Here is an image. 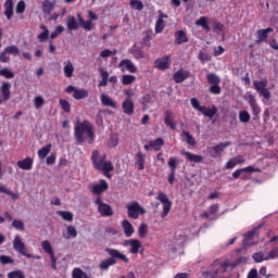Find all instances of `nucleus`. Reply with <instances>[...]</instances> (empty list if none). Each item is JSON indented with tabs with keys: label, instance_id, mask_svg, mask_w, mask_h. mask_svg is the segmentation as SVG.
<instances>
[{
	"label": "nucleus",
	"instance_id": "nucleus-56",
	"mask_svg": "<svg viewBox=\"0 0 278 278\" xmlns=\"http://www.w3.org/2000/svg\"><path fill=\"white\" fill-rule=\"evenodd\" d=\"M0 77H5V79H13L14 74L8 68H2L0 70Z\"/></svg>",
	"mask_w": 278,
	"mask_h": 278
},
{
	"label": "nucleus",
	"instance_id": "nucleus-24",
	"mask_svg": "<svg viewBox=\"0 0 278 278\" xmlns=\"http://www.w3.org/2000/svg\"><path fill=\"white\" fill-rule=\"evenodd\" d=\"M66 27L68 31H77L79 29V23L75 20V16L70 15L66 21Z\"/></svg>",
	"mask_w": 278,
	"mask_h": 278
},
{
	"label": "nucleus",
	"instance_id": "nucleus-16",
	"mask_svg": "<svg viewBox=\"0 0 278 278\" xmlns=\"http://www.w3.org/2000/svg\"><path fill=\"white\" fill-rule=\"evenodd\" d=\"M63 66L64 76L67 77V79H71L75 73V65H73L71 60H67L63 62Z\"/></svg>",
	"mask_w": 278,
	"mask_h": 278
},
{
	"label": "nucleus",
	"instance_id": "nucleus-59",
	"mask_svg": "<svg viewBox=\"0 0 278 278\" xmlns=\"http://www.w3.org/2000/svg\"><path fill=\"white\" fill-rule=\"evenodd\" d=\"M80 25L86 31H92V21L80 20Z\"/></svg>",
	"mask_w": 278,
	"mask_h": 278
},
{
	"label": "nucleus",
	"instance_id": "nucleus-19",
	"mask_svg": "<svg viewBox=\"0 0 278 278\" xmlns=\"http://www.w3.org/2000/svg\"><path fill=\"white\" fill-rule=\"evenodd\" d=\"M189 76H190V72L184 71V70H178L174 74V81L176 84H182V81H186V79H188Z\"/></svg>",
	"mask_w": 278,
	"mask_h": 278
},
{
	"label": "nucleus",
	"instance_id": "nucleus-62",
	"mask_svg": "<svg viewBox=\"0 0 278 278\" xmlns=\"http://www.w3.org/2000/svg\"><path fill=\"white\" fill-rule=\"evenodd\" d=\"M198 59L202 62V64H205L206 62H210V55L203 51L199 52Z\"/></svg>",
	"mask_w": 278,
	"mask_h": 278
},
{
	"label": "nucleus",
	"instance_id": "nucleus-10",
	"mask_svg": "<svg viewBox=\"0 0 278 278\" xmlns=\"http://www.w3.org/2000/svg\"><path fill=\"white\" fill-rule=\"evenodd\" d=\"M173 59L170 55L159 58L154 61V68H157V71H168V68H170Z\"/></svg>",
	"mask_w": 278,
	"mask_h": 278
},
{
	"label": "nucleus",
	"instance_id": "nucleus-58",
	"mask_svg": "<svg viewBox=\"0 0 278 278\" xmlns=\"http://www.w3.org/2000/svg\"><path fill=\"white\" fill-rule=\"evenodd\" d=\"M68 238H77V229L74 226H67L66 239Z\"/></svg>",
	"mask_w": 278,
	"mask_h": 278
},
{
	"label": "nucleus",
	"instance_id": "nucleus-2",
	"mask_svg": "<svg viewBox=\"0 0 278 278\" xmlns=\"http://www.w3.org/2000/svg\"><path fill=\"white\" fill-rule=\"evenodd\" d=\"M105 253H108L110 257L100 262L99 269L102 271H108L110 270L111 266H115L116 260H121L122 262H124V264H129V258L127 257V255L123 254L116 249L106 248Z\"/></svg>",
	"mask_w": 278,
	"mask_h": 278
},
{
	"label": "nucleus",
	"instance_id": "nucleus-50",
	"mask_svg": "<svg viewBox=\"0 0 278 278\" xmlns=\"http://www.w3.org/2000/svg\"><path fill=\"white\" fill-rule=\"evenodd\" d=\"M4 51L9 55H18V53L21 52L18 50V47H16V46H9V47L4 48Z\"/></svg>",
	"mask_w": 278,
	"mask_h": 278
},
{
	"label": "nucleus",
	"instance_id": "nucleus-7",
	"mask_svg": "<svg viewBox=\"0 0 278 278\" xmlns=\"http://www.w3.org/2000/svg\"><path fill=\"white\" fill-rule=\"evenodd\" d=\"M126 207L128 210V217L134 218L135 220L140 218V214H146L147 213L144 207H142L140 205V203H138L136 201L128 203L126 205Z\"/></svg>",
	"mask_w": 278,
	"mask_h": 278
},
{
	"label": "nucleus",
	"instance_id": "nucleus-46",
	"mask_svg": "<svg viewBox=\"0 0 278 278\" xmlns=\"http://www.w3.org/2000/svg\"><path fill=\"white\" fill-rule=\"evenodd\" d=\"M139 238H147V233H149L148 226L146 223L140 224L138 228Z\"/></svg>",
	"mask_w": 278,
	"mask_h": 278
},
{
	"label": "nucleus",
	"instance_id": "nucleus-22",
	"mask_svg": "<svg viewBox=\"0 0 278 278\" xmlns=\"http://www.w3.org/2000/svg\"><path fill=\"white\" fill-rule=\"evenodd\" d=\"M4 16H7L8 21L14 16V1L13 0H7L4 3Z\"/></svg>",
	"mask_w": 278,
	"mask_h": 278
},
{
	"label": "nucleus",
	"instance_id": "nucleus-31",
	"mask_svg": "<svg viewBox=\"0 0 278 278\" xmlns=\"http://www.w3.org/2000/svg\"><path fill=\"white\" fill-rule=\"evenodd\" d=\"M175 38L176 45H184V42H188V36H186V31L184 30L176 31Z\"/></svg>",
	"mask_w": 278,
	"mask_h": 278
},
{
	"label": "nucleus",
	"instance_id": "nucleus-61",
	"mask_svg": "<svg viewBox=\"0 0 278 278\" xmlns=\"http://www.w3.org/2000/svg\"><path fill=\"white\" fill-rule=\"evenodd\" d=\"M191 105L193 110H198V112H201L204 106H201V102L197 100V98L191 99Z\"/></svg>",
	"mask_w": 278,
	"mask_h": 278
},
{
	"label": "nucleus",
	"instance_id": "nucleus-13",
	"mask_svg": "<svg viewBox=\"0 0 278 278\" xmlns=\"http://www.w3.org/2000/svg\"><path fill=\"white\" fill-rule=\"evenodd\" d=\"M122 110L124 114H126L127 116H131L134 114V110H136L134 100H131V98H126L122 103Z\"/></svg>",
	"mask_w": 278,
	"mask_h": 278
},
{
	"label": "nucleus",
	"instance_id": "nucleus-53",
	"mask_svg": "<svg viewBox=\"0 0 278 278\" xmlns=\"http://www.w3.org/2000/svg\"><path fill=\"white\" fill-rule=\"evenodd\" d=\"M167 166L170 168V173H176L177 170V159L169 157Z\"/></svg>",
	"mask_w": 278,
	"mask_h": 278
},
{
	"label": "nucleus",
	"instance_id": "nucleus-52",
	"mask_svg": "<svg viewBox=\"0 0 278 278\" xmlns=\"http://www.w3.org/2000/svg\"><path fill=\"white\" fill-rule=\"evenodd\" d=\"M34 104H35L36 110H40V108H42V105H45V98H42V96L35 97Z\"/></svg>",
	"mask_w": 278,
	"mask_h": 278
},
{
	"label": "nucleus",
	"instance_id": "nucleus-9",
	"mask_svg": "<svg viewBox=\"0 0 278 278\" xmlns=\"http://www.w3.org/2000/svg\"><path fill=\"white\" fill-rule=\"evenodd\" d=\"M13 249L16 251V253H20V255H24V257H34V254L27 253V247L25 245V242H23V239H21V236L16 235L13 240Z\"/></svg>",
	"mask_w": 278,
	"mask_h": 278
},
{
	"label": "nucleus",
	"instance_id": "nucleus-11",
	"mask_svg": "<svg viewBox=\"0 0 278 278\" xmlns=\"http://www.w3.org/2000/svg\"><path fill=\"white\" fill-rule=\"evenodd\" d=\"M124 247H130L129 253L138 255V253H140V249H142V243L138 239H128L124 241Z\"/></svg>",
	"mask_w": 278,
	"mask_h": 278
},
{
	"label": "nucleus",
	"instance_id": "nucleus-12",
	"mask_svg": "<svg viewBox=\"0 0 278 278\" xmlns=\"http://www.w3.org/2000/svg\"><path fill=\"white\" fill-rule=\"evenodd\" d=\"M118 68H121L122 73H125L127 71L128 73H136L138 71V67L131 62L129 59H124L119 62Z\"/></svg>",
	"mask_w": 278,
	"mask_h": 278
},
{
	"label": "nucleus",
	"instance_id": "nucleus-3",
	"mask_svg": "<svg viewBox=\"0 0 278 278\" xmlns=\"http://www.w3.org/2000/svg\"><path fill=\"white\" fill-rule=\"evenodd\" d=\"M74 136L79 143L84 142L85 138L87 137L89 138V144H92V142L94 141V132L92 131V125L90 124V122L85 121L78 123L75 126Z\"/></svg>",
	"mask_w": 278,
	"mask_h": 278
},
{
	"label": "nucleus",
	"instance_id": "nucleus-23",
	"mask_svg": "<svg viewBox=\"0 0 278 278\" xmlns=\"http://www.w3.org/2000/svg\"><path fill=\"white\" fill-rule=\"evenodd\" d=\"M122 228L124 230V235L126 238H131V236H134V226L131 225V223L127 219H124L122 222Z\"/></svg>",
	"mask_w": 278,
	"mask_h": 278
},
{
	"label": "nucleus",
	"instance_id": "nucleus-41",
	"mask_svg": "<svg viewBox=\"0 0 278 278\" xmlns=\"http://www.w3.org/2000/svg\"><path fill=\"white\" fill-rule=\"evenodd\" d=\"M136 81V76L134 75H123L122 76V84L123 86H129Z\"/></svg>",
	"mask_w": 278,
	"mask_h": 278
},
{
	"label": "nucleus",
	"instance_id": "nucleus-47",
	"mask_svg": "<svg viewBox=\"0 0 278 278\" xmlns=\"http://www.w3.org/2000/svg\"><path fill=\"white\" fill-rule=\"evenodd\" d=\"M216 212H218V204H213L210 206L208 213L207 212L203 213L202 217L210 218V216H212V214H216Z\"/></svg>",
	"mask_w": 278,
	"mask_h": 278
},
{
	"label": "nucleus",
	"instance_id": "nucleus-39",
	"mask_svg": "<svg viewBox=\"0 0 278 278\" xmlns=\"http://www.w3.org/2000/svg\"><path fill=\"white\" fill-rule=\"evenodd\" d=\"M49 153H51V144H48L41 148L40 150H38V157H40L41 160H45V157H47Z\"/></svg>",
	"mask_w": 278,
	"mask_h": 278
},
{
	"label": "nucleus",
	"instance_id": "nucleus-54",
	"mask_svg": "<svg viewBox=\"0 0 278 278\" xmlns=\"http://www.w3.org/2000/svg\"><path fill=\"white\" fill-rule=\"evenodd\" d=\"M267 255V261L268 260H278V245L273 248Z\"/></svg>",
	"mask_w": 278,
	"mask_h": 278
},
{
	"label": "nucleus",
	"instance_id": "nucleus-14",
	"mask_svg": "<svg viewBox=\"0 0 278 278\" xmlns=\"http://www.w3.org/2000/svg\"><path fill=\"white\" fill-rule=\"evenodd\" d=\"M181 155L185 156L187 162H193V164H201L203 162V156L199 154H194L192 152H188L186 150L180 151Z\"/></svg>",
	"mask_w": 278,
	"mask_h": 278
},
{
	"label": "nucleus",
	"instance_id": "nucleus-5",
	"mask_svg": "<svg viewBox=\"0 0 278 278\" xmlns=\"http://www.w3.org/2000/svg\"><path fill=\"white\" fill-rule=\"evenodd\" d=\"M156 201H160L163 205V211L161 213V218H166L168 216V213L170 212L173 207V202L168 199V195L164 193V191H159L156 195Z\"/></svg>",
	"mask_w": 278,
	"mask_h": 278
},
{
	"label": "nucleus",
	"instance_id": "nucleus-34",
	"mask_svg": "<svg viewBox=\"0 0 278 278\" xmlns=\"http://www.w3.org/2000/svg\"><path fill=\"white\" fill-rule=\"evenodd\" d=\"M201 114H203L207 118H214V116L216 115V106H214V105L212 108L203 106Z\"/></svg>",
	"mask_w": 278,
	"mask_h": 278
},
{
	"label": "nucleus",
	"instance_id": "nucleus-57",
	"mask_svg": "<svg viewBox=\"0 0 278 278\" xmlns=\"http://www.w3.org/2000/svg\"><path fill=\"white\" fill-rule=\"evenodd\" d=\"M86 275L85 271L81 270V268H74L72 271V278H84Z\"/></svg>",
	"mask_w": 278,
	"mask_h": 278
},
{
	"label": "nucleus",
	"instance_id": "nucleus-27",
	"mask_svg": "<svg viewBox=\"0 0 278 278\" xmlns=\"http://www.w3.org/2000/svg\"><path fill=\"white\" fill-rule=\"evenodd\" d=\"M273 28L271 27H267L266 29H260L257 30V38L258 40L256 42H264V40H266V38H268V34H271Z\"/></svg>",
	"mask_w": 278,
	"mask_h": 278
},
{
	"label": "nucleus",
	"instance_id": "nucleus-43",
	"mask_svg": "<svg viewBox=\"0 0 278 278\" xmlns=\"http://www.w3.org/2000/svg\"><path fill=\"white\" fill-rule=\"evenodd\" d=\"M129 4L132 10H138L139 12L144 10V4L140 0H130Z\"/></svg>",
	"mask_w": 278,
	"mask_h": 278
},
{
	"label": "nucleus",
	"instance_id": "nucleus-17",
	"mask_svg": "<svg viewBox=\"0 0 278 278\" xmlns=\"http://www.w3.org/2000/svg\"><path fill=\"white\" fill-rule=\"evenodd\" d=\"M262 169L255 168L253 166H248L244 168L237 169L232 173L233 179H238L243 173H261Z\"/></svg>",
	"mask_w": 278,
	"mask_h": 278
},
{
	"label": "nucleus",
	"instance_id": "nucleus-25",
	"mask_svg": "<svg viewBox=\"0 0 278 278\" xmlns=\"http://www.w3.org/2000/svg\"><path fill=\"white\" fill-rule=\"evenodd\" d=\"M12 87V85L10 83H3L1 88H0V92L2 94V99L3 101H9L10 97H11V92H10V88Z\"/></svg>",
	"mask_w": 278,
	"mask_h": 278
},
{
	"label": "nucleus",
	"instance_id": "nucleus-32",
	"mask_svg": "<svg viewBox=\"0 0 278 278\" xmlns=\"http://www.w3.org/2000/svg\"><path fill=\"white\" fill-rule=\"evenodd\" d=\"M170 118H173V113L170 111H166L165 112V118H164L165 125L167 127H169L170 129H176L177 125Z\"/></svg>",
	"mask_w": 278,
	"mask_h": 278
},
{
	"label": "nucleus",
	"instance_id": "nucleus-30",
	"mask_svg": "<svg viewBox=\"0 0 278 278\" xmlns=\"http://www.w3.org/2000/svg\"><path fill=\"white\" fill-rule=\"evenodd\" d=\"M55 8V2H51L49 0H45L42 2V12L43 14H51Z\"/></svg>",
	"mask_w": 278,
	"mask_h": 278
},
{
	"label": "nucleus",
	"instance_id": "nucleus-1",
	"mask_svg": "<svg viewBox=\"0 0 278 278\" xmlns=\"http://www.w3.org/2000/svg\"><path fill=\"white\" fill-rule=\"evenodd\" d=\"M249 262V257L247 256H240L237 258L233 263L223 262L220 260L215 261L212 264V271H204V277H216V275H223L224 273H227V270H233L236 266H240V264H247Z\"/></svg>",
	"mask_w": 278,
	"mask_h": 278
},
{
	"label": "nucleus",
	"instance_id": "nucleus-48",
	"mask_svg": "<svg viewBox=\"0 0 278 278\" xmlns=\"http://www.w3.org/2000/svg\"><path fill=\"white\" fill-rule=\"evenodd\" d=\"M239 121L240 123H249L251 121V114L247 111L239 112Z\"/></svg>",
	"mask_w": 278,
	"mask_h": 278
},
{
	"label": "nucleus",
	"instance_id": "nucleus-55",
	"mask_svg": "<svg viewBox=\"0 0 278 278\" xmlns=\"http://www.w3.org/2000/svg\"><path fill=\"white\" fill-rule=\"evenodd\" d=\"M164 20H156L155 34H162L164 31Z\"/></svg>",
	"mask_w": 278,
	"mask_h": 278
},
{
	"label": "nucleus",
	"instance_id": "nucleus-6",
	"mask_svg": "<svg viewBox=\"0 0 278 278\" xmlns=\"http://www.w3.org/2000/svg\"><path fill=\"white\" fill-rule=\"evenodd\" d=\"M254 90H256L257 93H260L261 97H264L266 101H269L270 99V91L268 90V80H254L253 81Z\"/></svg>",
	"mask_w": 278,
	"mask_h": 278
},
{
	"label": "nucleus",
	"instance_id": "nucleus-36",
	"mask_svg": "<svg viewBox=\"0 0 278 278\" xmlns=\"http://www.w3.org/2000/svg\"><path fill=\"white\" fill-rule=\"evenodd\" d=\"M56 214L58 216H61L63 220H66L67 223H73V213L68 211H58Z\"/></svg>",
	"mask_w": 278,
	"mask_h": 278
},
{
	"label": "nucleus",
	"instance_id": "nucleus-26",
	"mask_svg": "<svg viewBox=\"0 0 278 278\" xmlns=\"http://www.w3.org/2000/svg\"><path fill=\"white\" fill-rule=\"evenodd\" d=\"M180 138H182L184 142H186L190 147H194L197 144V140L192 135H190L189 131L184 130L180 135Z\"/></svg>",
	"mask_w": 278,
	"mask_h": 278
},
{
	"label": "nucleus",
	"instance_id": "nucleus-29",
	"mask_svg": "<svg viewBox=\"0 0 278 278\" xmlns=\"http://www.w3.org/2000/svg\"><path fill=\"white\" fill-rule=\"evenodd\" d=\"M231 142L227 141L224 143H219L215 147H213V151L215 154H212V157H216V155H218V153H223L225 151V149H227V147H230Z\"/></svg>",
	"mask_w": 278,
	"mask_h": 278
},
{
	"label": "nucleus",
	"instance_id": "nucleus-4",
	"mask_svg": "<svg viewBox=\"0 0 278 278\" xmlns=\"http://www.w3.org/2000/svg\"><path fill=\"white\" fill-rule=\"evenodd\" d=\"M108 155L99 154L98 150H94L91 155V162L97 170H102V173H112L114 170V165L110 161H105Z\"/></svg>",
	"mask_w": 278,
	"mask_h": 278
},
{
	"label": "nucleus",
	"instance_id": "nucleus-49",
	"mask_svg": "<svg viewBox=\"0 0 278 278\" xmlns=\"http://www.w3.org/2000/svg\"><path fill=\"white\" fill-rule=\"evenodd\" d=\"M206 79H207L208 84H213V85H219L220 84V78L216 74H208L206 76Z\"/></svg>",
	"mask_w": 278,
	"mask_h": 278
},
{
	"label": "nucleus",
	"instance_id": "nucleus-37",
	"mask_svg": "<svg viewBox=\"0 0 278 278\" xmlns=\"http://www.w3.org/2000/svg\"><path fill=\"white\" fill-rule=\"evenodd\" d=\"M150 147H152L153 151H160V149L164 147V139L157 138L153 141H150Z\"/></svg>",
	"mask_w": 278,
	"mask_h": 278
},
{
	"label": "nucleus",
	"instance_id": "nucleus-60",
	"mask_svg": "<svg viewBox=\"0 0 278 278\" xmlns=\"http://www.w3.org/2000/svg\"><path fill=\"white\" fill-rule=\"evenodd\" d=\"M59 103L63 111H65L66 113L71 112V104L68 103V101L60 99Z\"/></svg>",
	"mask_w": 278,
	"mask_h": 278
},
{
	"label": "nucleus",
	"instance_id": "nucleus-44",
	"mask_svg": "<svg viewBox=\"0 0 278 278\" xmlns=\"http://www.w3.org/2000/svg\"><path fill=\"white\" fill-rule=\"evenodd\" d=\"M175 239H176V243L181 247V244H184V242H186V240H188V237L186 235H184V232L178 231L175 235Z\"/></svg>",
	"mask_w": 278,
	"mask_h": 278
},
{
	"label": "nucleus",
	"instance_id": "nucleus-28",
	"mask_svg": "<svg viewBox=\"0 0 278 278\" xmlns=\"http://www.w3.org/2000/svg\"><path fill=\"white\" fill-rule=\"evenodd\" d=\"M146 157L144 154H142V152H138L136 154V166L138 168V170H144V161H146Z\"/></svg>",
	"mask_w": 278,
	"mask_h": 278
},
{
	"label": "nucleus",
	"instance_id": "nucleus-18",
	"mask_svg": "<svg viewBox=\"0 0 278 278\" xmlns=\"http://www.w3.org/2000/svg\"><path fill=\"white\" fill-rule=\"evenodd\" d=\"M17 166L22 170H31V168H34V159L28 156L22 161H18Z\"/></svg>",
	"mask_w": 278,
	"mask_h": 278
},
{
	"label": "nucleus",
	"instance_id": "nucleus-51",
	"mask_svg": "<svg viewBox=\"0 0 278 278\" xmlns=\"http://www.w3.org/2000/svg\"><path fill=\"white\" fill-rule=\"evenodd\" d=\"M12 227L18 231H23L25 229V224L21 219H13Z\"/></svg>",
	"mask_w": 278,
	"mask_h": 278
},
{
	"label": "nucleus",
	"instance_id": "nucleus-38",
	"mask_svg": "<svg viewBox=\"0 0 278 278\" xmlns=\"http://www.w3.org/2000/svg\"><path fill=\"white\" fill-rule=\"evenodd\" d=\"M195 25L205 29V31H210L211 29L210 25L207 24V17L205 16H202L198 21H195Z\"/></svg>",
	"mask_w": 278,
	"mask_h": 278
},
{
	"label": "nucleus",
	"instance_id": "nucleus-40",
	"mask_svg": "<svg viewBox=\"0 0 278 278\" xmlns=\"http://www.w3.org/2000/svg\"><path fill=\"white\" fill-rule=\"evenodd\" d=\"M255 236V231L251 230L248 233H245L244 236V240L242 242L243 247H251V244H253L252 242H250V240H253V237Z\"/></svg>",
	"mask_w": 278,
	"mask_h": 278
},
{
	"label": "nucleus",
	"instance_id": "nucleus-45",
	"mask_svg": "<svg viewBox=\"0 0 278 278\" xmlns=\"http://www.w3.org/2000/svg\"><path fill=\"white\" fill-rule=\"evenodd\" d=\"M8 278H26V277L23 270L16 269V270L10 271L8 274Z\"/></svg>",
	"mask_w": 278,
	"mask_h": 278
},
{
	"label": "nucleus",
	"instance_id": "nucleus-33",
	"mask_svg": "<svg viewBox=\"0 0 278 278\" xmlns=\"http://www.w3.org/2000/svg\"><path fill=\"white\" fill-rule=\"evenodd\" d=\"M73 97L74 99H76V101L86 99L88 98V90L76 88V91L73 93Z\"/></svg>",
	"mask_w": 278,
	"mask_h": 278
},
{
	"label": "nucleus",
	"instance_id": "nucleus-8",
	"mask_svg": "<svg viewBox=\"0 0 278 278\" xmlns=\"http://www.w3.org/2000/svg\"><path fill=\"white\" fill-rule=\"evenodd\" d=\"M94 203L101 216H104V217L114 216V210H112V206H110V204L104 203V201L101 200V197H98Z\"/></svg>",
	"mask_w": 278,
	"mask_h": 278
},
{
	"label": "nucleus",
	"instance_id": "nucleus-63",
	"mask_svg": "<svg viewBox=\"0 0 278 278\" xmlns=\"http://www.w3.org/2000/svg\"><path fill=\"white\" fill-rule=\"evenodd\" d=\"M25 8H26V4H25V1H20L16 5V14H23V12H25Z\"/></svg>",
	"mask_w": 278,
	"mask_h": 278
},
{
	"label": "nucleus",
	"instance_id": "nucleus-20",
	"mask_svg": "<svg viewBox=\"0 0 278 278\" xmlns=\"http://www.w3.org/2000/svg\"><path fill=\"white\" fill-rule=\"evenodd\" d=\"M100 101L102 105H104V108H113V110H116L118 108V104H116L114 100H112V98H110V96L105 93L101 94Z\"/></svg>",
	"mask_w": 278,
	"mask_h": 278
},
{
	"label": "nucleus",
	"instance_id": "nucleus-21",
	"mask_svg": "<svg viewBox=\"0 0 278 278\" xmlns=\"http://www.w3.org/2000/svg\"><path fill=\"white\" fill-rule=\"evenodd\" d=\"M248 103L251 106V110H252V113L254 114V116H257V114H260V112H262L260 110V105H257V100H255V96L249 94Z\"/></svg>",
	"mask_w": 278,
	"mask_h": 278
},
{
	"label": "nucleus",
	"instance_id": "nucleus-42",
	"mask_svg": "<svg viewBox=\"0 0 278 278\" xmlns=\"http://www.w3.org/2000/svg\"><path fill=\"white\" fill-rule=\"evenodd\" d=\"M41 248L46 253H49L50 255H54L53 248L51 247V242L49 240H45L41 242Z\"/></svg>",
	"mask_w": 278,
	"mask_h": 278
},
{
	"label": "nucleus",
	"instance_id": "nucleus-15",
	"mask_svg": "<svg viewBox=\"0 0 278 278\" xmlns=\"http://www.w3.org/2000/svg\"><path fill=\"white\" fill-rule=\"evenodd\" d=\"M109 185L105 180H100V184L92 185L91 192L92 194H103L108 190Z\"/></svg>",
	"mask_w": 278,
	"mask_h": 278
},
{
	"label": "nucleus",
	"instance_id": "nucleus-35",
	"mask_svg": "<svg viewBox=\"0 0 278 278\" xmlns=\"http://www.w3.org/2000/svg\"><path fill=\"white\" fill-rule=\"evenodd\" d=\"M252 258L256 264H262V262H268V257L264 252H256L253 254Z\"/></svg>",
	"mask_w": 278,
	"mask_h": 278
},
{
	"label": "nucleus",
	"instance_id": "nucleus-64",
	"mask_svg": "<svg viewBox=\"0 0 278 278\" xmlns=\"http://www.w3.org/2000/svg\"><path fill=\"white\" fill-rule=\"evenodd\" d=\"M111 55H116V50H103L101 53H100V58H111Z\"/></svg>",
	"mask_w": 278,
	"mask_h": 278
}]
</instances>
